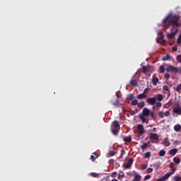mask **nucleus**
I'll return each mask as SVG.
<instances>
[{
    "mask_svg": "<svg viewBox=\"0 0 181 181\" xmlns=\"http://www.w3.org/2000/svg\"><path fill=\"white\" fill-rule=\"evenodd\" d=\"M163 26L167 28L170 26H173L171 29L172 33L167 35V38L172 40L176 35H177V32H179L177 28H180L181 26L180 16L170 13L165 18H163Z\"/></svg>",
    "mask_w": 181,
    "mask_h": 181,
    "instance_id": "1",
    "label": "nucleus"
},
{
    "mask_svg": "<svg viewBox=\"0 0 181 181\" xmlns=\"http://www.w3.org/2000/svg\"><path fill=\"white\" fill-rule=\"evenodd\" d=\"M151 114V110L144 107L142 110V114H140L139 115V119H141V122L144 124H148L149 123V119L146 118V117H149Z\"/></svg>",
    "mask_w": 181,
    "mask_h": 181,
    "instance_id": "2",
    "label": "nucleus"
},
{
    "mask_svg": "<svg viewBox=\"0 0 181 181\" xmlns=\"http://www.w3.org/2000/svg\"><path fill=\"white\" fill-rule=\"evenodd\" d=\"M119 129H121V127L119 126V123L118 121L115 120L112 124L111 132L113 135H118L119 132Z\"/></svg>",
    "mask_w": 181,
    "mask_h": 181,
    "instance_id": "3",
    "label": "nucleus"
},
{
    "mask_svg": "<svg viewBox=\"0 0 181 181\" xmlns=\"http://www.w3.org/2000/svg\"><path fill=\"white\" fill-rule=\"evenodd\" d=\"M176 172V168H173L170 172L167 173L165 175H163L160 178L157 179V181H165L173 175Z\"/></svg>",
    "mask_w": 181,
    "mask_h": 181,
    "instance_id": "4",
    "label": "nucleus"
},
{
    "mask_svg": "<svg viewBox=\"0 0 181 181\" xmlns=\"http://www.w3.org/2000/svg\"><path fill=\"white\" fill-rule=\"evenodd\" d=\"M165 71L168 73H175V74H177L179 73V68L176 66H173L172 65L166 64L165 65Z\"/></svg>",
    "mask_w": 181,
    "mask_h": 181,
    "instance_id": "5",
    "label": "nucleus"
},
{
    "mask_svg": "<svg viewBox=\"0 0 181 181\" xmlns=\"http://www.w3.org/2000/svg\"><path fill=\"white\" fill-rule=\"evenodd\" d=\"M132 163H134V158H129L127 163L123 165V167H124L125 169H129V168L132 166Z\"/></svg>",
    "mask_w": 181,
    "mask_h": 181,
    "instance_id": "6",
    "label": "nucleus"
},
{
    "mask_svg": "<svg viewBox=\"0 0 181 181\" xmlns=\"http://www.w3.org/2000/svg\"><path fill=\"white\" fill-rule=\"evenodd\" d=\"M146 101L149 105H155V104H156V98H148L146 99Z\"/></svg>",
    "mask_w": 181,
    "mask_h": 181,
    "instance_id": "7",
    "label": "nucleus"
},
{
    "mask_svg": "<svg viewBox=\"0 0 181 181\" xmlns=\"http://www.w3.org/2000/svg\"><path fill=\"white\" fill-rule=\"evenodd\" d=\"M150 139L152 140L153 144H155L153 141H159V136L155 133H151Z\"/></svg>",
    "mask_w": 181,
    "mask_h": 181,
    "instance_id": "8",
    "label": "nucleus"
},
{
    "mask_svg": "<svg viewBox=\"0 0 181 181\" xmlns=\"http://www.w3.org/2000/svg\"><path fill=\"white\" fill-rule=\"evenodd\" d=\"M138 131H139V134L140 135H144V125L142 124H138L137 127H136Z\"/></svg>",
    "mask_w": 181,
    "mask_h": 181,
    "instance_id": "9",
    "label": "nucleus"
},
{
    "mask_svg": "<svg viewBox=\"0 0 181 181\" xmlns=\"http://www.w3.org/2000/svg\"><path fill=\"white\" fill-rule=\"evenodd\" d=\"M130 84L133 87H135V86H138V82L136 81L135 76L132 77V79L130 80Z\"/></svg>",
    "mask_w": 181,
    "mask_h": 181,
    "instance_id": "10",
    "label": "nucleus"
},
{
    "mask_svg": "<svg viewBox=\"0 0 181 181\" xmlns=\"http://www.w3.org/2000/svg\"><path fill=\"white\" fill-rule=\"evenodd\" d=\"M151 69V66H144L142 73L144 74H146V73H149V70Z\"/></svg>",
    "mask_w": 181,
    "mask_h": 181,
    "instance_id": "11",
    "label": "nucleus"
},
{
    "mask_svg": "<svg viewBox=\"0 0 181 181\" xmlns=\"http://www.w3.org/2000/svg\"><path fill=\"white\" fill-rule=\"evenodd\" d=\"M159 81V78L156 77V75H153L152 78V83L153 86H156L158 84V82Z\"/></svg>",
    "mask_w": 181,
    "mask_h": 181,
    "instance_id": "12",
    "label": "nucleus"
},
{
    "mask_svg": "<svg viewBox=\"0 0 181 181\" xmlns=\"http://www.w3.org/2000/svg\"><path fill=\"white\" fill-rule=\"evenodd\" d=\"M154 98H156V101H162L163 100V95L159 93Z\"/></svg>",
    "mask_w": 181,
    "mask_h": 181,
    "instance_id": "13",
    "label": "nucleus"
},
{
    "mask_svg": "<svg viewBox=\"0 0 181 181\" xmlns=\"http://www.w3.org/2000/svg\"><path fill=\"white\" fill-rule=\"evenodd\" d=\"M169 153L171 156H175V155L177 153V148H172L169 151Z\"/></svg>",
    "mask_w": 181,
    "mask_h": 181,
    "instance_id": "14",
    "label": "nucleus"
},
{
    "mask_svg": "<svg viewBox=\"0 0 181 181\" xmlns=\"http://www.w3.org/2000/svg\"><path fill=\"white\" fill-rule=\"evenodd\" d=\"M173 112H175V114H177L178 115H181V107H175L173 109Z\"/></svg>",
    "mask_w": 181,
    "mask_h": 181,
    "instance_id": "15",
    "label": "nucleus"
},
{
    "mask_svg": "<svg viewBox=\"0 0 181 181\" xmlns=\"http://www.w3.org/2000/svg\"><path fill=\"white\" fill-rule=\"evenodd\" d=\"M138 100H144V98H146V95L145 93H140L137 95Z\"/></svg>",
    "mask_w": 181,
    "mask_h": 181,
    "instance_id": "16",
    "label": "nucleus"
},
{
    "mask_svg": "<svg viewBox=\"0 0 181 181\" xmlns=\"http://www.w3.org/2000/svg\"><path fill=\"white\" fill-rule=\"evenodd\" d=\"M115 107H119V100L116 99L114 102H110Z\"/></svg>",
    "mask_w": 181,
    "mask_h": 181,
    "instance_id": "17",
    "label": "nucleus"
},
{
    "mask_svg": "<svg viewBox=\"0 0 181 181\" xmlns=\"http://www.w3.org/2000/svg\"><path fill=\"white\" fill-rule=\"evenodd\" d=\"M150 115L153 121H156V114L155 113V111L150 112Z\"/></svg>",
    "mask_w": 181,
    "mask_h": 181,
    "instance_id": "18",
    "label": "nucleus"
},
{
    "mask_svg": "<svg viewBox=\"0 0 181 181\" xmlns=\"http://www.w3.org/2000/svg\"><path fill=\"white\" fill-rule=\"evenodd\" d=\"M181 129V125L180 124H176L174 127V131H175V132H179V131H180Z\"/></svg>",
    "mask_w": 181,
    "mask_h": 181,
    "instance_id": "19",
    "label": "nucleus"
},
{
    "mask_svg": "<svg viewBox=\"0 0 181 181\" xmlns=\"http://www.w3.org/2000/svg\"><path fill=\"white\" fill-rule=\"evenodd\" d=\"M116 153L115 151H111L107 154V158H111V156H114Z\"/></svg>",
    "mask_w": 181,
    "mask_h": 181,
    "instance_id": "20",
    "label": "nucleus"
},
{
    "mask_svg": "<svg viewBox=\"0 0 181 181\" xmlns=\"http://www.w3.org/2000/svg\"><path fill=\"white\" fill-rule=\"evenodd\" d=\"M123 141H124V142H131V141H132V138L131 137V136H127V137H124V138L123 139Z\"/></svg>",
    "mask_w": 181,
    "mask_h": 181,
    "instance_id": "21",
    "label": "nucleus"
},
{
    "mask_svg": "<svg viewBox=\"0 0 181 181\" xmlns=\"http://www.w3.org/2000/svg\"><path fill=\"white\" fill-rule=\"evenodd\" d=\"M170 55L166 54L165 56L163 57L162 60L163 62H166V60H170Z\"/></svg>",
    "mask_w": 181,
    "mask_h": 181,
    "instance_id": "22",
    "label": "nucleus"
},
{
    "mask_svg": "<svg viewBox=\"0 0 181 181\" xmlns=\"http://www.w3.org/2000/svg\"><path fill=\"white\" fill-rule=\"evenodd\" d=\"M173 162H175V163H176L177 165H179V163H180V158L177 157H174Z\"/></svg>",
    "mask_w": 181,
    "mask_h": 181,
    "instance_id": "23",
    "label": "nucleus"
},
{
    "mask_svg": "<svg viewBox=\"0 0 181 181\" xmlns=\"http://www.w3.org/2000/svg\"><path fill=\"white\" fill-rule=\"evenodd\" d=\"M163 144H164V146H170V142H169V141H168V138H165V139H164V143H163Z\"/></svg>",
    "mask_w": 181,
    "mask_h": 181,
    "instance_id": "24",
    "label": "nucleus"
},
{
    "mask_svg": "<svg viewBox=\"0 0 181 181\" xmlns=\"http://www.w3.org/2000/svg\"><path fill=\"white\" fill-rule=\"evenodd\" d=\"M163 89L164 90V91H168V96L170 95V90L169 89V87H168V86H164L163 87Z\"/></svg>",
    "mask_w": 181,
    "mask_h": 181,
    "instance_id": "25",
    "label": "nucleus"
},
{
    "mask_svg": "<svg viewBox=\"0 0 181 181\" xmlns=\"http://www.w3.org/2000/svg\"><path fill=\"white\" fill-rule=\"evenodd\" d=\"M158 155L159 156H165V155H166V151H165V150H160Z\"/></svg>",
    "mask_w": 181,
    "mask_h": 181,
    "instance_id": "26",
    "label": "nucleus"
},
{
    "mask_svg": "<svg viewBox=\"0 0 181 181\" xmlns=\"http://www.w3.org/2000/svg\"><path fill=\"white\" fill-rule=\"evenodd\" d=\"M159 70L160 73H165V70H166V68L163 65L160 66Z\"/></svg>",
    "mask_w": 181,
    "mask_h": 181,
    "instance_id": "27",
    "label": "nucleus"
},
{
    "mask_svg": "<svg viewBox=\"0 0 181 181\" xmlns=\"http://www.w3.org/2000/svg\"><path fill=\"white\" fill-rule=\"evenodd\" d=\"M139 108H143V107H145V102H141L137 104Z\"/></svg>",
    "mask_w": 181,
    "mask_h": 181,
    "instance_id": "28",
    "label": "nucleus"
},
{
    "mask_svg": "<svg viewBox=\"0 0 181 181\" xmlns=\"http://www.w3.org/2000/svg\"><path fill=\"white\" fill-rule=\"evenodd\" d=\"M148 143H144L141 146V149H146L148 148Z\"/></svg>",
    "mask_w": 181,
    "mask_h": 181,
    "instance_id": "29",
    "label": "nucleus"
},
{
    "mask_svg": "<svg viewBox=\"0 0 181 181\" xmlns=\"http://www.w3.org/2000/svg\"><path fill=\"white\" fill-rule=\"evenodd\" d=\"M134 94H129L127 97V100H129L130 101H132L134 100Z\"/></svg>",
    "mask_w": 181,
    "mask_h": 181,
    "instance_id": "30",
    "label": "nucleus"
},
{
    "mask_svg": "<svg viewBox=\"0 0 181 181\" xmlns=\"http://www.w3.org/2000/svg\"><path fill=\"white\" fill-rule=\"evenodd\" d=\"M144 158H151V152L148 151L146 153H144Z\"/></svg>",
    "mask_w": 181,
    "mask_h": 181,
    "instance_id": "31",
    "label": "nucleus"
},
{
    "mask_svg": "<svg viewBox=\"0 0 181 181\" xmlns=\"http://www.w3.org/2000/svg\"><path fill=\"white\" fill-rule=\"evenodd\" d=\"M177 43L178 45H180V43H181V33L180 34L179 37L177 39Z\"/></svg>",
    "mask_w": 181,
    "mask_h": 181,
    "instance_id": "32",
    "label": "nucleus"
},
{
    "mask_svg": "<svg viewBox=\"0 0 181 181\" xmlns=\"http://www.w3.org/2000/svg\"><path fill=\"white\" fill-rule=\"evenodd\" d=\"M153 172V169L152 168H148L146 170V173H152Z\"/></svg>",
    "mask_w": 181,
    "mask_h": 181,
    "instance_id": "33",
    "label": "nucleus"
},
{
    "mask_svg": "<svg viewBox=\"0 0 181 181\" xmlns=\"http://www.w3.org/2000/svg\"><path fill=\"white\" fill-rule=\"evenodd\" d=\"M90 176H92L93 177H98V173H91Z\"/></svg>",
    "mask_w": 181,
    "mask_h": 181,
    "instance_id": "34",
    "label": "nucleus"
},
{
    "mask_svg": "<svg viewBox=\"0 0 181 181\" xmlns=\"http://www.w3.org/2000/svg\"><path fill=\"white\" fill-rule=\"evenodd\" d=\"M176 91H177V93H180V91H181V83L177 86Z\"/></svg>",
    "mask_w": 181,
    "mask_h": 181,
    "instance_id": "35",
    "label": "nucleus"
},
{
    "mask_svg": "<svg viewBox=\"0 0 181 181\" xmlns=\"http://www.w3.org/2000/svg\"><path fill=\"white\" fill-rule=\"evenodd\" d=\"M151 166H153V168H155V169H159V165L157 163H154L153 165H151Z\"/></svg>",
    "mask_w": 181,
    "mask_h": 181,
    "instance_id": "36",
    "label": "nucleus"
},
{
    "mask_svg": "<svg viewBox=\"0 0 181 181\" xmlns=\"http://www.w3.org/2000/svg\"><path fill=\"white\" fill-rule=\"evenodd\" d=\"M172 105L171 103H168L164 105L165 108H169Z\"/></svg>",
    "mask_w": 181,
    "mask_h": 181,
    "instance_id": "37",
    "label": "nucleus"
},
{
    "mask_svg": "<svg viewBox=\"0 0 181 181\" xmlns=\"http://www.w3.org/2000/svg\"><path fill=\"white\" fill-rule=\"evenodd\" d=\"M163 115H165L163 111L158 112V117H160V118H163Z\"/></svg>",
    "mask_w": 181,
    "mask_h": 181,
    "instance_id": "38",
    "label": "nucleus"
},
{
    "mask_svg": "<svg viewBox=\"0 0 181 181\" xmlns=\"http://www.w3.org/2000/svg\"><path fill=\"white\" fill-rule=\"evenodd\" d=\"M124 155H125V150L124 148H122L121 150V155L119 158H122V156H124Z\"/></svg>",
    "mask_w": 181,
    "mask_h": 181,
    "instance_id": "39",
    "label": "nucleus"
},
{
    "mask_svg": "<svg viewBox=\"0 0 181 181\" xmlns=\"http://www.w3.org/2000/svg\"><path fill=\"white\" fill-rule=\"evenodd\" d=\"M132 105H138V100H134L132 102Z\"/></svg>",
    "mask_w": 181,
    "mask_h": 181,
    "instance_id": "40",
    "label": "nucleus"
},
{
    "mask_svg": "<svg viewBox=\"0 0 181 181\" xmlns=\"http://www.w3.org/2000/svg\"><path fill=\"white\" fill-rule=\"evenodd\" d=\"M158 37H159L160 40H162V39H163V33H160L158 35Z\"/></svg>",
    "mask_w": 181,
    "mask_h": 181,
    "instance_id": "41",
    "label": "nucleus"
},
{
    "mask_svg": "<svg viewBox=\"0 0 181 181\" xmlns=\"http://www.w3.org/2000/svg\"><path fill=\"white\" fill-rule=\"evenodd\" d=\"M175 181H181V177L175 176L174 178Z\"/></svg>",
    "mask_w": 181,
    "mask_h": 181,
    "instance_id": "42",
    "label": "nucleus"
},
{
    "mask_svg": "<svg viewBox=\"0 0 181 181\" xmlns=\"http://www.w3.org/2000/svg\"><path fill=\"white\" fill-rule=\"evenodd\" d=\"M156 107H158V108L162 107V103L160 102H158V103L156 102Z\"/></svg>",
    "mask_w": 181,
    "mask_h": 181,
    "instance_id": "43",
    "label": "nucleus"
},
{
    "mask_svg": "<svg viewBox=\"0 0 181 181\" xmlns=\"http://www.w3.org/2000/svg\"><path fill=\"white\" fill-rule=\"evenodd\" d=\"M177 60L178 63H181V55H178L177 57Z\"/></svg>",
    "mask_w": 181,
    "mask_h": 181,
    "instance_id": "44",
    "label": "nucleus"
},
{
    "mask_svg": "<svg viewBox=\"0 0 181 181\" xmlns=\"http://www.w3.org/2000/svg\"><path fill=\"white\" fill-rule=\"evenodd\" d=\"M164 115H165V117H169V115H170V112L166 111V112L164 113Z\"/></svg>",
    "mask_w": 181,
    "mask_h": 181,
    "instance_id": "45",
    "label": "nucleus"
},
{
    "mask_svg": "<svg viewBox=\"0 0 181 181\" xmlns=\"http://www.w3.org/2000/svg\"><path fill=\"white\" fill-rule=\"evenodd\" d=\"M90 160L92 162H95V157L93 155L90 156Z\"/></svg>",
    "mask_w": 181,
    "mask_h": 181,
    "instance_id": "46",
    "label": "nucleus"
},
{
    "mask_svg": "<svg viewBox=\"0 0 181 181\" xmlns=\"http://www.w3.org/2000/svg\"><path fill=\"white\" fill-rule=\"evenodd\" d=\"M149 179H151V176L149 175H147L144 177V180H148Z\"/></svg>",
    "mask_w": 181,
    "mask_h": 181,
    "instance_id": "47",
    "label": "nucleus"
},
{
    "mask_svg": "<svg viewBox=\"0 0 181 181\" xmlns=\"http://www.w3.org/2000/svg\"><path fill=\"white\" fill-rule=\"evenodd\" d=\"M146 168H147V165H146V164H143V165H141V169H142L143 170H145V169H146Z\"/></svg>",
    "mask_w": 181,
    "mask_h": 181,
    "instance_id": "48",
    "label": "nucleus"
},
{
    "mask_svg": "<svg viewBox=\"0 0 181 181\" xmlns=\"http://www.w3.org/2000/svg\"><path fill=\"white\" fill-rule=\"evenodd\" d=\"M147 93H149V89H148V88H146L144 90V94H147Z\"/></svg>",
    "mask_w": 181,
    "mask_h": 181,
    "instance_id": "49",
    "label": "nucleus"
},
{
    "mask_svg": "<svg viewBox=\"0 0 181 181\" xmlns=\"http://www.w3.org/2000/svg\"><path fill=\"white\" fill-rule=\"evenodd\" d=\"M173 51L177 52V47H176V46L173 47Z\"/></svg>",
    "mask_w": 181,
    "mask_h": 181,
    "instance_id": "50",
    "label": "nucleus"
},
{
    "mask_svg": "<svg viewBox=\"0 0 181 181\" xmlns=\"http://www.w3.org/2000/svg\"><path fill=\"white\" fill-rule=\"evenodd\" d=\"M165 78H170V75L169 74H165Z\"/></svg>",
    "mask_w": 181,
    "mask_h": 181,
    "instance_id": "51",
    "label": "nucleus"
},
{
    "mask_svg": "<svg viewBox=\"0 0 181 181\" xmlns=\"http://www.w3.org/2000/svg\"><path fill=\"white\" fill-rule=\"evenodd\" d=\"M170 168H175V163H170Z\"/></svg>",
    "mask_w": 181,
    "mask_h": 181,
    "instance_id": "52",
    "label": "nucleus"
},
{
    "mask_svg": "<svg viewBox=\"0 0 181 181\" xmlns=\"http://www.w3.org/2000/svg\"><path fill=\"white\" fill-rule=\"evenodd\" d=\"M131 115H135V111L132 110V111L131 112Z\"/></svg>",
    "mask_w": 181,
    "mask_h": 181,
    "instance_id": "53",
    "label": "nucleus"
},
{
    "mask_svg": "<svg viewBox=\"0 0 181 181\" xmlns=\"http://www.w3.org/2000/svg\"><path fill=\"white\" fill-rule=\"evenodd\" d=\"M155 131H156V127L153 128V129L151 130L152 132H155Z\"/></svg>",
    "mask_w": 181,
    "mask_h": 181,
    "instance_id": "54",
    "label": "nucleus"
},
{
    "mask_svg": "<svg viewBox=\"0 0 181 181\" xmlns=\"http://www.w3.org/2000/svg\"><path fill=\"white\" fill-rule=\"evenodd\" d=\"M119 176H121V177H125V175L122 174V175H119Z\"/></svg>",
    "mask_w": 181,
    "mask_h": 181,
    "instance_id": "55",
    "label": "nucleus"
},
{
    "mask_svg": "<svg viewBox=\"0 0 181 181\" xmlns=\"http://www.w3.org/2000/svg\"><path fill=\"white\" fill-rule=\"evenodd\" d=\"M116 95H117V97L118 98H119V93H117Z\"/></svg>",
    "mask_w": 181,
    "mask_h": 181,
    "instance_id": "56",
    "label": "nucleus"
},
{
    "mask_svg": "<svg viewBox=\"0 0 181 181\" xmlns=\"http://www.w3.org/2000/svg\"><path fill=\"white\" fill-rule=\"evenodd\" d=\"M111 181H118V180L114 178V179H112Z\"/></svg>",
    "mask_w": 181,
    "mask_h": 181,
    "instance_id": "57",
    "label": "nucleus"
},
{
    "mask_svg": "<svg viewBox=\"0 0 181 181\" xmlns=\"http://www.w3.org/2000/svg\"><path fill=\"white\" fill-rule=\"evenodd\" d=\"M112 175H117V172H114Z\"/></svg>",
    "mask_w": 181,
    "mask_h": 181,
    "instance_id": "58",
    "label": "nucleus"
},
{
    "mask_svg": "<svg viewBox=\"0 0 181 181\" xmlns=\"http://www.w3.org/2000/svg\"><path fill=\"white\" fill-rule=\"evenodd\" d=\"M147 144H148V145L151 144V141H148V143Z\"/></svg>",
    "mask_w": 181,
    "mask_h": 181,
    "instance_id": "59",
    "label": "nucleus"
},
{
    "mask_svg": "<svg viewBox=\"0 0 181 181\" xmlns=\"http://www.w3.org/2000/svg\"><path fill=\"white\" fill-rule=\"evenodd\" d=\"M180 73H181V69H180Z\"/></svg>",
    "mask_w": 181,
    "mask_h": 181,
    "instance_id": "60",
    "label": "nucleus"
}]
</instances>
